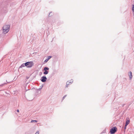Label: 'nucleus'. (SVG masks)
Instances as JSON below:
<instances>
[{
  "label": "nucleus",
  "mask_w": 134,
  "mask_h": 134,
  "mask_svg": "<svg viewBox=\"0 0 134 134\" xmlns=\"http://www.w3.org/2000/svg\"><path fill=\"white\" fill-rule=\"evenodd\" d=\"M10 26L9 25H4L3 27V32L4 34L8 33L9 30Z\"/></svg>",
  "instance_id": "1"
},
{
  "label": "nucleus",
  "mask_w": 134,
  "mask_h": 134,
  "mask_svg": "<svg viewBox=\"0 0 134 134\" xmlns=\"http://www.w3.org/2000/svg\"><path fill=\"white\" fill-rule=\"evenodd\" d=\"M33 65V63L32 62H27L25 63V65L28 68H31Z\"/></svg>",
  "instance_id": "2"
},
{
  "label": "nucleus",
  "mask_w": 134,
  "mask_h": 134,
  "mask_svg": "<svg viewBox=\"0 0 134 134\" xmlns=\"http://www.w3.org/2000/svg\"><path fill=\"white\" fill-rule=\"evenodd\" d=\"M117 130V128L116 127H114L112 128L110 130V133L111 134H114Z\"/></svg>",
  "instance_id": "3"
},
{
  "label": "nucleus",
  "mask_w": 134,
  "mask_h": 134,
  "mask_svg": "<svg viewBox=\"0 0 134 134\" xmlns=\"http://www.w3.org/2000/svg\"><path fill=\"white\" fill-rule=\"evenodd\" d=\"M47 79L46 77L45 76L42 77L41 79V80L42 82H44L46 81Z\"/></svg>",
  "instance_id": "4"
},
{
  "label": "nucleus",
  "mask_w": 134,
  "mask_h": 134,
  "mask_svg": "<svg viewBox=\"0 0 134 134\" xmlns=\"http://www.w3.org/2000/svg\"><path fill=\"white\" fill-rule=\"evenodd\" d=\"M129 75L130 77V80L131 79L132 77V72L131 71H130L129 72Z\"/></svg>",
  "instance_id": "5"
},
{
  "label": "nucleus",
  "mask_w": 134,
  "mask_h": 134,
  "mask_svg": "<svg viewBox=\"0 0 134 134\" xmlns=\"http://www.w3.org/2000/svg\"><path fill=\"white\" fill-rule=\"evenodd\" d=\"M6 81L7 82V83H4L2 84L1 85H0V87H3V86H4V85L7 84V83L10 82H7V80H6Z\"/></svg>",
  "instance_id": "6"
},
{
  "label": "nucleus",
  "mask_w": 134,
  "mask_h": 134,
  "mask_svg": "<svg viewBox=\"0 0 134 134\" xmlns=\"http://www.w3.org/2000/svg\"><path fill=\"white\" fill-rule=\"evenodd\" d=\"M130 120H126V122L125 124L126 126H127V125L129 124V122H130Z\"/></svg>",
  "instance_id": "7"
},
{
  "label": "nucleus",
  "mask_w": 134,
  "mask_h": 134,
  "mask_svg": "<svg viewBox=\"0 0 134 134\" xmlns=\"http://www.w3.org/2000/svg\"><path fill=\"white\" fill-rule=\"evenodd\" d=\"M49 70V68H48L46 67H45L44 69V70L46 71L47 70Z\"/></svg>",
  "instance_id": "8"
},
{
  "label": "nucleus",
  "mask_w": 134,
  "mask_h": 134,
  "mask_svg": "<svg viewBox=\"0 0 134 134\" xmlns=\"http://www.w3.org/2000/svg\"><path fill=\"white\" fill-rule=\"evenodd\" d=\"M48 73V71L47 70L43 72V74L45 75L47 74Z\"/></svg>",
  "instance_id": "9"
},
{
  "label": "nucleus",
  "mask_w": 134,
  "mask_h": 134,
  "mask_svg": "<svg viewBox=\"0 0 134 134\" xmlns=\"http://www.w3.org/2000/svg\"><path fill=\"white\" fill-rule=\"evenodd\" d=\"M73 82V80H70V81L69 82V81H68L67 82L69 83V84H71Z\"/></svg>",
  "instance_id": "10"
},
{
  "label": "nucleus",
  "mask_w": 134,
  "mask_h": 134,
  "mask_svg": "<svg viewBox=\"0 0 134 134\" xmlns=\"http://www.w3.org/2000/svg\"><path fill=\"white\" fill-rule=\"evenodd\" d=\"M25 66V63H24V64H22L21 66H20V68H22L23 67H24V66Z\"/></svg>",
  "instance_id": "11"
},
{
  "label": "nucleus",
  "mask_w": 134,
  "mask_h": 134,
  "mask_svg": "<svg viewBox=\"0 0 134 134\" xmlns=\"http://www.w3.org/2000/svg\"><path fill=\"white\" fill-rule=\"evenodd\" d=\"M31 122H37V121L36 120H32L31 121Z\"/></svg>",
  "instance_id": "12"
},
{
  "label": "nucleus",
  "mask_w": 134,
  "mask_h": 134,
  "mask_svg": "<svg viewBox=\"0 0 134 134\" xmlns=\"http://www.w3.org/2000/svg\"><path fill=\"white\" fill-rule=\"evenodd\" d=\"M132 10L133 12H134V5H133V7L132 8Z\"/></svg>",
  "instance_id": "13"
},
{
  "label": "nucleus",
  "mask_w": 134,
  "mask_h": 134,
  "mask_svg": "<svg viewBox=\"0 0 134 134\" xmlns=\"http://www.w3.org/2000/svg\"><path fill=\"white\" fill-rule=\"evenodd\" d=\"M69 84V83L67 82L66 83V87H68Z\"/></svg>",
  "instance_id": "14"
},
{
  "label": "nucleus",
  "mask_w": 134,
  "mask_h": 134,
  "mask_svg": "<svg viewBox=\"0 0 134 134\" xmlns=\"http://www.w3.org/2000/svg\"><path fill=\"white\" fill-rule=\"evenodd\" d=\"M52 57L51 56H49L48 57V58L49 59H50Z\"/></svg>",
  "instance_id": "15"
},
{
  "label": "nucleus",
  "mask_w": 134,
  "mask_h": 134,
  "mask_svg": "<svg viewBox=\"0 0 134 134\" xmlns=\"http://www.w3.org/2000/svg\"><path fill=\"white\" fill-rule=\"evenodd\" d=\"M66 95H65L63 97V99H64V98L66 97Z\"/></svg>",
  "instance_id": "16"
},
{
  "label": "nucleus",
  "mask_w": 134,
  "mask_h": 134,
  "mask_svg": "<svg viewBox=\"0 0 134 134\" xmlns=\"http://www.w3.org/2000/svg\"><path fill=\"white\" fill-rule=\"evenodd\" d=\"M39 132L38 131H37L35 134H39Z\"/></svg>",
  "instance_id": "17"
},
{
  "label": "nucleus",
  "mask_w": 134,
  "mask_h": 134,
  "mask_svg": "<svg viewBox=\"0 0 134 134\" xmlns=\"http://www.w3.org/2000/svg\"><path fill=\"white\" fill-rule=\"evenodd\" d=\"M126 126H126V125H125V127H124V129L125 130V129H126Z\"/></svg>",
  "instance_id": "18"
},
{
  "label": "nucleus",
  "mask_w": 134,
  "mask_h": 134,
  "mask_svg": "<svg viewBox=\"0 0 134 134\" xmlns=\"http://www.w3.org/2000/svg\"><path fill=\"white\" fill-rule=\"evenodd\" d=\"M48 61V60H47V59H46L44 61V62H47V61Z\"/></svg>",
  "instance_id": "19"
},
{
  "label": "nucleus",
  "mask_w": 134,
  "mask_h": 134,
  "mask_svg": "<svg viewBox=\"0 0 134 134\" xmlns=\"http://www.w3.org/2000/svg\"><path fill=\"white\" fill-rule=\"evenodd\" d=\"M51 13V12L50 13H49V16H51V15H50V13Z\"/></svg>",
  "instance_id": "20"
},
{
  "label": "nucleus",
  "mask_w": 134,
  "mask_h": 134,
  "mask_svg": "<svg viewBox=\"0 0 134 134\" xmlns=\"http://www.w3.org/2000/svg\"><path fill=\"white\" fill-rule=\"evenodd\" d=\"M17 111L18 112H19V110L18 109V110H17Z\"/></svg>",
  "instance_id": "21"
},
{
  "label": "nucleus",
  "mask_w": 134,
  "mask_h": 134,
  "mask_svg": "<svg viewBox=\"0 0 134 134\" xmlns=\"http://www.w3.org/2000/svg\"><path fill=\"white\" fill-rule=\"evenodd\" d=\"M42 88V87L41 88H40L39 89H38V90H40Z\"/></svg>",
  "instance_id": "22"
},
{
  "label": "nucleus",
  "mask_w": 134,
  "mask_h": 134,
  "mask_svg": "<svg viewBox=\"0 0 134 134\" xmlns=\"http://www.w3.org/2000/svg\"><path fill=\"white\" fill-rule=\"evenodd\" d=\"M47 60H48H48H49V59H48V58H47Z\"/></svg>",
  "instance_id": "23"
}]
</instances>
